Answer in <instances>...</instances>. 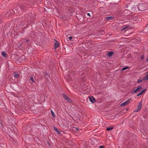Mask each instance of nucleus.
I'll return each instance as SVG.
<instances>
[{
	"label": "nucleus",
	"instance_id": "1",
	"mask_svg": "<svg viewBox=\"0 0 148 148\" xmlns=\"http://www.w3.org/2000/svg\"><path fill=\"white\" fill-rule=\"evenodd\" d=\"M142 105V101H140L139 102V104L137 107V109L135 110L134 111V112H138L139 111H140Z\"/></svg>",
	"mask_w": 148,
	"mask_h": 148
},
{
	"label": "nucleus",
	"instance_id": "2",
	"mask_svg": "<svg viewBox=\"0 0 148 148\" xmlns=\"http://www.w3.org/2000/svg\"><path fill=\"white\" fill-rule=\"evenodd\" d=\"M130 101V99H129V100H127V101H125V102L121 104L120 105V106H123L126 105H127L129 103Z\"/></svg>",
	"mask_w": 148,
	"mask_h": 148
},
{
	"label": "nucleus",
	"instance_id": "3",
	"mask_svg": "<svg viewBox=\"0 0 148 148\" xmlns=\"http://www.w3.org/2000/svg\"><path fill=\"white\" fill-rule=\"evenodd\" d=\"M56 41L55 42V45H54V48L55 49H56L58 47L59 45V44L58 42L56 40H55Z\"/></svg>",
	"mask_w": 148,
	"mask_h": 148
},
{
	"label": "nucleus",
	"instance_id": "4",
	"mask_svg": "<svg viewBox=\"0 0 148 148\" xmlns=\"http://www.w3.org/2000/svg\"><path fill=\"white\" fill-rule=\"evenodd\" d=\"M142 88V86H138V87L137 88L134 90V92L133 93H135L137 91H138L141 88Z\"/></svg>",
	"mask_w": 148,
	"mask_h": 148
},
{
	"label": "nucleus",
	"instance_id": "5",
	"mask_svg": "<svg viewBox=\"0 0 148 148\" xmlns=\"http://www.w3.org/2000/svg\"><path fill=\"white\" fill-rule=\"evenodd\" d=\"M89 99L90 101L93 103L95 102V99L93 97H90Z\"/></svg>",
	"mask_w": 148,
	"mask_h": 148
},
{
	"label": "nucleus",
	"instance_id": "6",
	"mask_svg": "<svg viewBox=\"0 0 148 148\" xmlns=\"http://www.w3.org/2000/svg\"><path fill=\"white\" fill-rule=\"evenodd\" d=\"M113 54V52H108V53L107 54V55L109 56V57H110L112 56Z\"/></svg>",
	"mask_w": 148,
	"mask_h": 148
},
{
	"label": "nucleus",
	"instance_id": "7",
	"mask_svg": "<svg viewBox=\"0 0 148 148\" xmlns=\"http://www.w3.org/2000/svg\"><path fill=\"white\" fill-rule=\"evenodd\" d=\"M143 80L145 81H147L148 80V73L147 74L145 75V77L143 79Z\"/></svg>",
	"mask_w": 148,
	"mask_h": 148
},
{
	"label": "nucleus",
	"instance_id": "8",
	"mask_svg": "<svg viewBox=\"0 0 148 148\" xmlns=\"http://www.w3.org/2000/svg\"><path fill=\"white\" fill-rule=\"evenodd\" d=\"M146 90V89H144L141 92H140V93H139V94H138L137 95V96H138L140 95H142V94H143V92H144V91H145Z\"/></svg>",
	"mask_w": 148,
	"mask_h": 148
},
{
	"label": "nucleus",
	"instance_id": "9",
	"mask_svg": "<svg viewBox=\"0 0 148 148\" xmlns=\"http://www.w3.org/2000/svg\"><path fill=\"white\" fill-rule=\"evenodd\" d=\"M65 100L69 103H71L72 101V100L68 97Z\"/></svg>",
	"mask_w": 148,
	"mask_h": 148
},
{
	"label": "nucleus",
	"instance_id": "10",
	"mask_svg": "<svg viewBox=\"0 0 148 148\" xmlns=\"http://www.w3.org/2000/svg\"><path fill=\"white\" fill-rule=\"evenodd\" d=\"M54 130L56 131V132L58 134H60V132L57 129V128L56 127H54Z\"/></svg>",
	"mask_w": 148,
	"mask_h": 148
},
{
	"label": "nucleus",
	"instance_id": "11",
	"mask_svg": "<svg viewBox=\"0 0 148 148\" xmlns=\"http://www.w3.org/2000/svg\"><path fill=\"white\" fill-rule=\"evenodd\" d=\"M51 114L53 118H55L56 116H55L54 113L53 111V110H51Z\"/></svg>",
	"mask_w": 148,
	"mask_h": 148
},
{
	"label": "nucleus",
	"instance_id": "12",
	"mask_svg": "<svg viewBox=\"0 0 148 148\" xmlns=\"http://www.w3.org/2000/svg\"><path fill=\"white\" fill-rule=\"evenodd\" d=\"M6 53L4 51H2L1 53V55L5 57H6Z\"/></svg>",
	"mask_w": 148,
	"mask_h": 148
},
{
	"label": "nucleus",
	"instance_id": "13",
	"mask_svg": "<svg viewBox=\"0 0 148 148\" xmlns=\"http://www.w3.org/2000/svg\"><path fill=\"white\" fill-rule=\"evenodd\" d=\"M14 76L16 78H19V75L18 73H14Z\"/></svg>",
	"mask_w": 148,
	"mask_h": 148
},
{
	"label": "nucleus",
	"instance_id": "14",
	"mask_svg": "<svg viewBox=\"0 0 148 148\" xmlns=\"http://www.w3.org/2000/svg\"><path fill=\"white\" fill-rule=\"evenodd\" d=\"M30 79L32 81V82H35L34 79L33 77L32 76H31V77H30Z\"/></svg>",
	"mask_w": 148,
	"mask_h": 148
},
{
	"label": "nucleus",
	"instance_id": "15",
	"mask_svg": "<svg viewBox=\"0 0 148 148\" xmlns=\"http://www.w3.org/2000/svg\"><path fill=\"white\" fill-rule=\"evenodd\" d=\"M113 129V127H108L106 129V130L107 131H109L110 130H112Z\"/></svg>",
	"mask_w": 148,
	"mask_h": 148
},
{
	"label": "nucleus",
	"instance_id": "16",
	"mask_svg": "<svg viewBox=\"0 0 148 148\" xmlns=\"http://www.w3.org/2000/svg\"><path fill=\"white\" fill-rule=\"evenodd\" d=\"M112 18H113V17H112V16H109V17H106V19L107 20H109L111 19Z\"/></svg>",
	"mask_w": 148,
	"mask_h": 148
},
{
	"label": "nucleus",
	"instance_id": "17",
	"mask_svg": "<svg viewBox=\"0 0 148 148\" xmlns=\"http://www.w3.org/2000/svg\"><path fill=\"white\" fill-rule=\"evenodd\" d=\"M143 80V79H139L137 81V82L138 83H140L142 82V81Z\"/></svg>",
	"mask_w": 148,
	"mask_h": 148
},
{
	"label": "nucleus",
	"instance_id": "18",
	"mask_svg": "<svg viewBox=\"0 0 148 148\" xmlns=\"http://www.w3.org/2000/svg\"><path fill=\"white\" fill-rule=\"evenodd\" d=\"M128 68V67H124L121 69V71H124L125 70L127 69Z\"/></svg>",
	"mask_w": 148,
	"mask_h": 148
},
{
	"label": "nucleus",
	"instance_id": "19",
	"mask_svg": "<svg viewBox=\"0 0 148 148\" xmlns=\"http://www.w3.org/2000/svg\"><path fill=\"white\" fill-rule=\"evenodd\" d=\"M63 97H64V98L65 99H66L67 98V97H68L64 94H63Z\"/></svg>",
	"mask_w": 148,
	"mask_h": 148
},
{
	"label": "nucleus",
	"instance_id": "20",
	"mask_svg": "<svg viewBox=\"0 0 148 148\" xmlns=\"http://www.w3.org/2000/svg\"><path fill=\"white\" fill-rule=\"evenodd\" d=\"M63 97H64V98L65 99H66L67 98V97H68L64 94H63Z\"/></svg>",
	"mask_w": 148,
	"mask_h": 148
},
{
	"label": "nucleus",
	"instance_id": "21",
	"mask_svg": "<svg viewBox=\"0 0 148 148\" xmlns=\"http://www.w3.org/2000/svg\"><path fill=\"white\" fill-rule=\"evenodd\" d=\"M129 27V26H127V27H125L123 28V29H122V31L123 30L125 29H127V27Z\"/></svg>",
	"mask_w": 148,
	"mask_h": 148
},
{
	"label": "nucleus",
	"instance_id": "22",
	"mask_svg": "<svg viewBox=\"0 0 148 148\" xmlns=\"http://www.w3.org/2000/svg\"><path fill=\"white\" fill-rule=\"evenodd\" d=\"M144 55H142L141 56V59H142V60H143L144 59Z\"/></svg>",
	"mask_w": 148,
	"mask_h": 148
},
{
	"label": "nucleus",
	"instance_id": "23",
	"mask_svg": "<svg viewBox=\"0 0 148 148\" xmlns=\"http://www.w3.org/2000/svg\"><path fill=\"white\" fill-rule=\"evenodd\" d=\"M72 36H70L69 37V38L70 40H71L72 39Z\"/></svg>",
	"mask_w": 148,
	"mask_h": 148
},
{
	"label": "nucleus",
	"instance_id": "24",
	"mask_svg": "<svg viewBox=\"0 0 148 148\" xmlns=\"http://www.w3.org/2000/svg\"><path fill=\"white\" fill-rule=\"evenodd\" d=\"M87 14L88 16H89V17L90 16V15L89 13H88Z\"/></svg>",
	"mask_w": 148,
	"mask_h": 148
},
{
	"label": "nucleus",
	"instance_id": "25",
	"mask_svg": "<svg viewBox=\"0 0 148 148\" xmlns=\"http://www.w3.org/2000/svg\"><path fill=\"white\" fill-rule=\"evenodd\" d=\"M99 148H104V147L103 146H100Z\"/></svg>",
	"mask_w": 148,
	"mask_h": 148
},
{
	"label": "nucleus",
	"instance_id": "26",
	"mask_svg": "<svg viewBox=\"0 0 148 148\" xmlns=\"http://www.w3.org/2000/svg\"><path fill=\"white\" fill-rule=\"evenodd\" d=\"M75 128V129H76V130H79L78 128Z\"/></svg>",
	"mask_w": 148,
	"mask_h": 148
},
{
	"label": "nucleus",
	"instance_id": "27",
	"mask_svg": "<svg viewBox=\"0 0 148 148\" xmlns=\"http://www.w3.org/2000/svg\"><path fill=\"white\" fill-rule=\"evenodd\" d=\"M146 61H148V57H147V58Z\"/></svg>",
	"mask_w": 148,
	"mask_h": 148
},
{
	"label": "nucleus",
	"instance_id": "28",
	"mask_svg": "<svg viewBox=\"0 0 148 148\" xmlns=\"http://www.w3.org/2000/svg\"><path fill=\"white\" fill-rule=\"evenodd\" d=\"M44 9H45V11H46V9H45V8H44Z\"/></svg>",
	"mask_w": 148,
	"mask_h": 148
},
{
	"label": "nucleus",
	"instance_id": "29",
	"mask_svg": "<svg viewBox=\"0 0 148 148\" xmlns=\"http://www.w3.org/2000/svg\"><path fill=\"white\" fill-rule=\"evenodd\" d=\"M26 41L27 42L28 40H26Z\"/></svg>",
	"mask_w": 148,
	"mask_h": 148
}]
</instances>
